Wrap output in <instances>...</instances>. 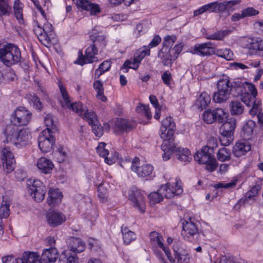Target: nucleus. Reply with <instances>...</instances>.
Here are the masks:
<instances>
[{
  "mask_svg": "<svg viewBox=\"0 0 263 263\" xmlns=\"http://www.w3.org/2000/svg\"><path fill=\"white\" fill-rule=\"evenodd\" d=\"M63 254L65 258L60 259V263H78V258L76 255H71L68 256L66 251H64Z\"/></svg>",
  "mask_w": 263,
  "mask_h": 263,
  "instance_id": "nucleus-57",
  "label": "nucleus"
},
{
  "mask_svg": "<svg viewBox=\"0 0 263 263\" xmlns=\"http://www.w3.org/2000/svg\"><path fill=\"white\" fill-rule=\"evenodd\" d=\"M150 240L152 243L157 245L158 247L162 249V250L166 254H168V250H170L167 247L164 245L163 238L158 233L156 232H152L149 234Z\"/></svg>",
  "mask_w": 263,
  "mask_h": 263,
  "instance_id": "nucleus-31",
  "label": "nucleus"
},
{
  "mask_svg": "<svg viewBox=\"0 0 263 263\" xmlns=\"http://www.w3.org/2000/svg\"><path fill=\"white\" fill-rule=\"evenodd\" d=\"M106 143L104 142H101L99 143L96 148L97 153L100 157L104 158L105 162L111 165L114 164L116 160L120 158V156L118 153L115 152L114 156L111 157H107L109 154V151L107 149L105 148Z\"/></svg>",
  "mask_w": 263,
  "mask_h": 263,
  "instance_id": "nucleus-20",
  "label": "nucleus"
},
{
  "mask_svg": "<svg viewBox=\"0 0 263 263\" xmlns=\"http://www.w3.org/2000/svg\"><path fill=\"white\" fill-rule=\"evenodd\" d=\"M175 130L169 129L160 128V136L163 140L161 145V149L163 152L162 158L163 160L167 161L170 159L173 151L175 149V146L173 142V137Z\"/></svg>",
  "mask_w": 263,
  "mask_h": 263,
  "instance_id": "nucleus-8",
  "label": "nucleus"
},
{
  "mask_svg": "<svg viewBox=\"0 0 263 263\" xmlns=\"http://www.w3.org/2000/svg\"><path fill=\"white\" fill-rule=\"evenodd\" d=\"M215 121H217L219 123H222L227 118L228 113L224 109L217 108L213 109Z\"/></svg>",
  "mask_w": 263,
  "mask_h": 263,
  "instance_id": "nucleus-50",
  "label": "nucleus"
},
{
  "mask_svg": "<svg viewBox=\"0 0 263 263\" xmlns=\"http://www.w3.org/2000/svg\"><path fill=\"white\" fill-rule=\"evenodd\" d=\"M177 38L175 35H167L163 39V47L170 48L175 42Z\"/></svg>",
  "mask_w": 263,
  "mask_h": 263,
  "instance_id": "nucleus-60",
  "label": "nucleus"
},
{
  "mask_svg": "<svg viewBox=\"0 0 263 263\" xmlns=\"http://www.w3.org/2000/svg\"><path fill=\"white\" fill-rule=\"evenodd\" d=\"M98 27H95L90 32V38L93 44L86 49L85 56H83L82 51L78 52V58L74 63L83 65L86 63H91L98 60L96 57L98 51L97 47H103L105 46L104 37L98 32Z\"/></svg>",
  "mask_w": 263,
  "mask_h": 263,
  "instance_id": "nucleus-2",
  "label": "nucleus"
},
{
  "mask_svg": "<svg viewBox=\"0 0 263 263\" xmlns=\"http://www.w3.org/2000/svg\"><path fill=\"white\" fill-rule=\"evenodd\" d=\"M9 206L10 204L7 201H3L2 205L0 206V239L2 238L4 233L2 219L6 218L9 215Z\"/></svg>",
  "mask_w": 263,
  "mask_h": 263,
  "instance_id": "nucleus-34",
  "label": "nucleus"
},
{
  "mask_svg": "<svg viewBox=\"0 0 263 263\" xmlns=\"http://www.w3.org/2000/svg\"><path fill=\"white\" fill-rule=\"evenodd\" d=\"M55 138L49 130H43L38 137V145L44 153L50 152L55 143Z\"/></svg>",
  "mask_w": 263,
  "mask_h": 263,
  "instance_id": "nucleus-10",
  "label": "nucleus"
},
{
  "mask_svg": "<svg viewBox=\"0 0 263 263\" xmlns=\"http://www.w3.org/2000/svg\"><path fill=\"white\" fill-rule=\"evenodd\" d=\"M121 231L123 241L127 245L129 244L136 238V235L135 233L129 230L127 227H122Z\"/></svg>",
  "mask_w": 263,
  "mask_h": 263,
  "instance_id": "nucleus-40",
  "label": "nucleus"
},
{
  "mask_svg": "<svg viewBox=\"0 0 263 263\" xmlns=\"http://www.w3.org/2000/svg\"><path fill=\"white\" fill-rule=\"evenodd\" d=\"M183 46V45L180 43L176 44L173 48L171 49L173 57L175 60L177 58L178 55L181 52Z\"/></svg>",
  "mask_w": 263,
  "mask_h": 263,
  "instance_id": "nucleus-63",
  "label": "nucleus"
},
{
  "mask_svg": "<svg viewBox=\"0 0 263 263\" xmlns=\"http://www.w3.org/2000/svg\"><path fill=\"white\" fill-rule=\"evenodd\" d=\"M86 207L85 213L86 218L91 221H95L98 216L97 207L93 204L91 199L88 198L85 199Z\"/></svg>",
  "mask_w": 263,
  "mask_h": 263,
  "instance_id": "nucleus-26",
  "label": "nucleus"
},
{
  "mask_svg": "<svg viewBox=\"0 0 263 263\" xmlns=\"http://www.w3.org/2000/svg\"><path fill=\"white\" fill-rule=\"evenodd\" d=\"M255 126V123L252 120L246 122L243 126L241 135L245 139H249L253 133V129Z\"/></svg>",
  "mask_w": 263,
  "mask_h": 263,
  "instance_id": "nucleus-39",
  "label": "nucleus"
},
{
  "mask_svg": "<svg viewBox=\"0 0 263 263\" xmlns=\"http://www.w3.org/2000/svg\"><path fill=\"white\" fill-rule=\"evenodd\" d=\"M247 88L249 92L242 93L241 100L247 106H250L257 100V91L255 86L252 83H247Z\"/></svg>",
  "mask_w": 263,
  "mask_h": 263,
  "instance_id": "nucleus-19",
  "label": "nucleus"
},
{
  "mask_svg": "<svg viewBox=\"0 0 263 263\" xmlns=\"http://www.w3.org/2000/svg\"><path fill=\"white\" fill-rule=\"evenodd\" d=\"M111 67V63L109 61H105L101 63L95 72V79H98L102 74L108 71Z\"/></svg>",
  "mask_w": 263,
  "mask_h": 263,
  "instance_id": "nucleus-43",
  "label": "nucleus"
},
{
  "mask_svg": "<svg viewBox=\"0 0 263 263\" xmlns=\"http://www.w3.org/2000/svg\"><path fill=\"white\" fill-rule=\"evenodd\" d=\"M31 112L23 106L16 108L10 117L11 124L13 127H19L27 125L31 121Z\"/></svg>",
  "mask_w": 263,
  "mask_h": 263,
  "instance_id": "nucleus-7",
  "label": "nucleus"
},
{
  "mask_svg": "<svg viewBox=\"0 0 263 263\" xmlns=\"http://www.w3.org/2000/svg\"><path fill=\"white\" fill-rule=\"evenodd\" d=\"M213 109H208L203 114L204 121L208 124H211L215 121Z\"/></svg>",
  "mask_w": 263,
  "mask_h": 263,
  "instance_id": "nucleus-56",
  "label": "nucleus"
},
{
  "mask_svg": "<svg viewBox=\"0 0 263 263\" xmlns=\"http://www.w3.org/2000/svg\"><path fill=\"white\" fill-rule=\"evenodd\" d=\"M174 257L171 256L170 250L168 254L166 253V256L171 263H189L190 260V255L188 253L182 248H177V246H174Z\"/></svg>",
  "mask_w": 263,
  "mask_h": 263,
  "instance_id": "nucleus-15",
  "label": "nucleus"
},
{
  "mask_svg": "<svg viewBox=\"0 0 263 263\" xmlns=\"http://www.w3.org/2000/svg\"><path fill=\"white\" fill-rule=\"evenodd\" d=\"M211 97L206 92H202L197 98L195 106L201 110L209 106L211 102Z\"/></svg>",
  "mask_w": 263,
  "mask_h": 263,
  "instance_id": "nucleus-30",
  "label": "nucleus"
},
{
  "mask_svg": "<svg viewBox=\"0 0 263 263\" xmlns=\"http://www.w3.org/2000/svg\"><path fill=\"white\" fill-rule=\"evenodd\" d=\"M58 86L63 98L61 101L63 107L67 108L76 112L79 116H82L84 119L86 120L91 125L98 121L96 114L92 110H88L86 106L80 102L70 103V100L68 93L61 82L58 83Z\"/></svg>",
  "mask_w": 263,
  "mask_h": 263,
  "instance_id": "nucleus-1",
  "label": "nucleus"
},
{
  "mask_svg": "<svg viewBox=\"0 0 263 263\" xmlns=\"http://www.w3.org/2000/svg\"><path fill=\"white\" fill-rule=\"evenodd\" d=\"M3 263H22L20 258H15L13 256L8 255L2 258Z\"/></svg>",
  "mask_w": 263,
  "mask_h": 263,
  "instance_id": "nucleus-64",
  "label": "nucleus"
},
{
  "mask_svg": "<svg viewBox=\"0 0 263 263\" xmlns=\"http://www.w3.org/2000/svg\"><path fill=\"white\" fill-rule=\"evenodd\" d=\"M158 57L162 60V62L164 66H171L175 60L173 58L171 51V48L167 47H162L159 51Z\"/></svg>",
  "mask_w": 263,
  "mask_h": 263,
  "instance_id": "nucleus-24",
  "label": "nucleus"
},
{
  "mask_svg": "<svg viewBox=\"0 0 263 263\" xmlns=\"http://www.w3.org/2000/svg\"><path fill=\"white\" fill-rule=\"evenodd\" d=\"M238 1L232 0L230 1H226L222 3L215 2L216 13L224 12L231 9L233 6L237 4Z\"/></svg>",
  "mask_w": 263,
  "mask_h": 263,
  "instance_id": "nucleus-37",
  "label": "nucleus"
},
{
  "mask_svg": "<svg viewBox=\"0 0 263 263\" xmlns=\"http://www.w3.org/2000/svg\"><path fill=\"white\" fill-rule=\"evenodd\" d=\"M231 153L227 148L223 147L219 149L217 154V157L220 161H225L230 158Z\"/></svg>",
  "mask_w": 263,
  "mask_h": 263,
  "instance_id": "nucleus-53",
  "label": "nucleus"
},
{
  "mask_svg": "<svg viewBox=\"0 0 263 263\" xmlns=\"http://www.w3.org/2000/svg\"><path fill=\"white\" fill-rule=\"evenodd\" d=\"M28 193L36 202H40L45 198L46 186L40 180L30 178L27 181Z\"/></svg>",
  "mask_w": 263,
  "mask_h": 263,
  "instance_id": "nucleus-6",
  "label": "nucleus"
},
{
  "mask_svg": "<svg viewBox=\"0 0 263 263\" xmlns=\"http://www.w3.org/2000/svg\"><path fill=\"white\" fill-rule=\"evenodd\" d=\"M230 95L222 91V89L218 90L213 95V101L216 103H222L226 101L229 98Z\"/></svg>",
  "mask_w": 263,
  "mask_h": 263,
  "instance_id": "nucleus-48",
  "label": "nucleus"
},
{
  "mask_svg": "<svg viewBox=\"0 0 263 263\" xmlns=\"http://www.w3.org/2000/svg\"><path fill=\"white\" fill-rule=\"evenodd\" d=\"M108 186V184L103 183L99 184L98 187V196L101 202H105L107 200Z\"/></svg>",
  "mask_w": 263,
  "mask_h": 263,
  "instance_id": "nucleus-42",
  "label": "nucleus"
},
{
  "mask_svg": "<svg viewBox=\"0 0 263 263\" xmlns=\"http://www.w3.org/2000/svg\"><path fill=\"white\" fill-rule=\"evenodd\" d=\"M237 182V179H233L229 182H219L214 185V188L216 189H219L222 188L225 189H232L235 186Z\"/></svg>",
  "mask_w": 263,
  "mask_h": 263,
  "instance_id": "nucleus-54",
  "label": "nucleus"
},
{
  "mask_svg": "<svg viewBox=\"0 0 263 263\" xmlns=\"http://www.w3.org/2000/svg\"><path fill=\"white\" fill-rule=\"evenodd\" d=\"M140 159L137 157H135L132 162L131 169L132 171L137 173V175L142 178L151 176L152 174L154 167L148 164H145L139 166Z\"/></svg>",
  "mask_w": 263,
  "mask_h": 263,
  "instance_id": "nucleus-16",
  "label": "nucleus"
},
{
  "mask_svg": "<svg viewBox=\"0 0 263 263\" xmlns=\"http://www.w3.org/2000/svg\"><path fill=\"white\" fill-rule=\"evenodd\" d=\"M58 257L57 250L50 247L43 250L41 259L44 263H54Z\"/></svg>",
  "mask_w": 263,
  "mask_h": 263,
  "instance_id": "nucleus-28",
  "label": "nucleus"
},
{
  "mask_svg": "<svg viewBox=\"0 0 263 263\" xmlns=\"http://www.w3.org/2000/svg\"><path fill=\"white\" fill-rule=\"evenodd\" d=\"M159 190L163 198L165 197L166 198H171L175 195H178L183 192L181 182L177 180L175 183V185L171 183H167L162 185Z\"/></svg>",
  "mask_w": 263,
  "mask_h": 263,
  "instance_id": "nucleus-13",
  "label": "nucleus"
},
{
  "mask_svg": "<svg viewBox=\"0 0 263 263\" xmlns=\"http://www.w3.org/2000/svg\"><path fill=\"white\" fill-rule=\"evenodd\" d=\"M78 8L90 12L91 15L99 13L100 9L99 5L91 3L88 0H72Z\"/></svg>",
  "mask_w": 263,
  "mask_h": 263,
  "instance_id": "nucleus-22",
  "label": "nucleus"
},
{
  "mask_svg": "<svg viewBox=\"0 0 263 263\" xmlns=\"http://www.w3.org/2000/svg\"><path fill=\"white\" fill-rule=\"evenodd\" d=\"M195 220L189 218L182 222L181 235L184 239L192 241L195 235L198 233V229L194 222Z\"/></svg>",
  "mask_w": 263,
  "mask_h": 263,
  "instance_id": "nucleus-14",
  "label": "nucleus"
},
{
  "mask_svg": "<svg viewBox=\"0 0 263 263\" xmlns=\"http://www.w3.org/2000/svg\"><path fill=\"white\" fill-rule=\"evenodd\" d=\"M93 87L97 92V98L102 102H106L107 98L104 95L103 83L100 80H95L93 84Z\"/></svg>",
  "mask_w": 263,
  "mask_h": 263,
  "instance_id": "nucleus-38",
  "label": "nucleus"
},
{
  "mask_svg": "<svg viewBox=\"0 0 263 263\" xmlns=\"http://www.w3.org/2000/svg\"><path fill=\"white\" fill-rule=\"evenodd\" d=\"M190 52L201 57L210 56L214 54V44L208 42L203 44H196L190 48Z\"/></svg>",
  "mask_w": 263,
  "mask_h": 263,
  "instance_id": "nucleus-17",
  "label": "nucleus"
},
{
  "mask_svg": "<svg viewBox=\"0 0 263 263\" xmlns=\"http://www.w3.org/2000/svg\"><path fill=\"white\" fill-rule=\"evenodd\" d=\"M230 110L233 116H241L245 111V107L240 101L233 100L230 104Z\"/></svg>",
  "mask_w": 263,
  "mask_h": 263,
  "instance_id": "nucleus-32",
  "label": "nucleus"
},
{
  "mask_svg": "<svg viewBox=\"0 0 263 263\" xmlns=\"http://www.w3.org/2000/svg\"><path fill=\"white\" fill-rule=\"evenodd\" d=\"M13 9L16 19L21 22L23 21V4L20 0H14Z\"/></svg>",
  "mask_w": 263,
  "mask_h": 263,
  "instance_id": "nucleus-46",
  "label": "nucleus"
},
{
  "mask_svg": "<svg viewBox=\"0 0 263 263\" xmlns=\"http://www.w3.org/2000/svg\"><path fill=\"white\" fill-rule=\"evenodd\" d=\"M214 54L221 57L227 60H231L233 59V53L228 48L216 49L214 48Z\"/></svg>",
  "mask_w": 263,
  "mask_h": 263,
  "instance_id": "nucleus-41",
  "label": "nucleus"
},
{
  "mask_svg": "<svg viewBox=\"0 0 263 263\" xmlns=\"http://www.w3.org/2000/svg\"><path fill=\"white\" fill-rule=\"evenodd\" d=\"M44 123L46 126L45 130H49L50 133H53V130H55V122L54 118L51 114H48L44 117Z\"/></svg>",
  "mask_w": 263,
  "mask_h": 263,
  "instance_id": "nucleus-44",
  "label": "nucleus"
},
{
  "mask_svg": "<svg viewBox=\"0 0 263 263\" xmlns=\"http://www.w3.org/2000/svg\"><path fill=\"white\" fill-rule=\"evenodd\" d=\"M244 17L256 15L258 14V11L252 7H248L242 10Z\"/></svg>",
  "mask_w": 263,
  "mask_h": 263,
  "instance_id": "nucleus-62",
  "label": "nucleus"
},
{
  "mask_svg": "<svg viewBox=\"0 0 263 263\" xmlns=\"http://www.w3.org/2000/svg\"><path fill=\"white\" fill-rule=\"evenodd\" d=\"M117 128L121 130H130L132 126L130 122L125 119H118L116 123Z\"/></svg>",
  "mask_w": 263,
  "mask_h": 263,
  "instance_id": "nucleus-52",
  "label": "nucleus"
},
{
  "mask_svg": "<svg viewBox=\"0 0 263 263\" xmlns=\"http://www.w3.org/2000/svg\"><path fill=\"white\" fill-rule=\"evenodd\" d=\"M62 197V193L58 189L49 188L47 203L54 206L61 202Z\"/></svg>",
  "mask_w": 263,
  "mask_h": 263,
  "instance_id": "nucleus-27",
  "label": "nucleus"
},
{
  "mask_svg": "<svg viewBox=\"0 0 263 263\" xmlns=\"http://www.w3.org/2000/svg\"><path fill=\"white\" fill-rule=\"evenodd\" d=\"M21 53L18 47L12 43L0 44V61L10 67L21 61Z\"/></svg>",
  "mask_w": 263,
  "mask_h": 263,
  "instance_id": "nucleus-4",
  "label": "nucleus"
},
{
  "mask_svg": "<svg viewBox=\"0 0 263 263\" xmlns=\"http://www.w3.org/2000/svg\"><path fill=\"white\" fill-rule=\"evenodd\" d=\"M250 149L251 145L249 142L245 140H241L235 144L233 153L235 157H240L244 156Z\"/></svg>",
  "mask_w": 263,
  "mask_h": 263,
  "instance_id": "nucleus-25",
  "label": "nucleus"
},
{
  "mask_svg": "<svg viewBox=\"0 0 263 263\" xmlns=\"http://www.w3.org/2000/svg\"><path fill=\"white\" fill-rule=\"evenodd\" d=\"M46 217L48 224L52 227L61 225L66 220L65 215L58 211H49Z\"/></svg>",
  "mask_w": 263,
  "mask_h": 263,
  "instance_id": "nucleus-21",
  "label": "nucleus"
},
{
  "mask_svg": "<svg viewBox=\"0 0 263 263\" xmlns=\"http://www.w3.org/2000/svg\"><path fill=\"white\" fill-rule=\"evenodd\" d=\"M97 123H95L92 124V130L94 134L98 137H100L103 134V127L101 126L99 121H97Z\"/></svg>",
  "mask_w": 263,
  "mask_h": 263,
  "instance_id": "nucleus-61",
  "label": "nucleus"
},
{
  "mask_svg": "<svg viewBox=\"0 0 263 263\" xmlns=\"http://www.w3.org/2000/svg\"><path fill=\"white\" fill-rule=\"evenodd\" d=\"M11 12V7L5 0H0V19L8 16Z\"/></svg>",
  "mask_w": 263,
  "mask_h": 263,
  "instance_id": "nucleus-47",
  "label": "nucleus"
},
{
  "mask_svg": "<svg viewBox=\"0 0 263 263\" xmlns=\"http://www.w3.org/2000/svg\"><path fill=\"white\" fill-rule=\"evenodd\" d=\"M149 198L151 203L155 204L161 201L163 198L161 193H160V190L159 189L157 192L151 193L149 195Z\"/></svg>",
  "mask_w": 263,
  "mask_h": 263,
  "instance_id": "nucleus-59",
  "label": "nucleus"
},
{
  "mask_svg": "<svg viewBox=\"0 0 263 263\" xmlns=\"http://www.w3.org/2000/svg\"><path fill=\"white\" fill-rule=\"evenodd\" d=\"M145 196L144 192L138 189L135 186L130 188L129 191V199L132 205L143 213L145 209Z\"/></svg>",
  "mask_w": 263,
  "mask_h": 263,
  "instance_id": "nucleus-9",
  "label": "nucleus"
},
{
  "mask_svg": "<svg viewBox=\"0 0 263 263\" xmlns=\"http://www.w3.org/2000/svg\"><path fill=\"white\" fill-rule=\"evenodd\" d=\"M160 128L175 130L176 125L173 119L171 117H167L164 119L162 121Z\"/></svg>",
  "mask_w": 263,
  "mask_h": 263,
  "instance_id": "nucleus-49",
  "label": "nucleus"
},
{
  "mask_svg": "<svg viewBox=\"0 0 263 263\" xmlns=\"http://www.w3.org/2000/svg\"><path fill=\"white\" fill-rule=\"evenodd\" d=\"M1 159L3 164L5 165V171L6 173H10L14 168V159L12 153L9 148L4 147L2 150Z\"/></svg>",
  "mask_w": 263,
  "mask_h": 263,
  "instance_id": "nucleus-18",
  "label": "nucleus"
},
{
  "mask_svg": "<svg viewBox=\"0 0 263 263\" xmlns=\"http://www.w3.org/2000/svg\"><path fill=\"white\" fill-rule=\"evenodd\" d=\"M240 44L242 47L254 53L263 51V40L260 38L244 37L241 39Z\"/></svg>",
  "mask_w": 263,
  "mask_h": 263,
  "instance_id": "nucleus-12",
  "label": "nucleus"
},
{
  "mask_svg": "<svg viewBox=\"0 0 263 263\" xmlns=\"http://www.w3.org/2000/svg\"><path fill=\"white\" fill-rule=\"evenodd\" d=\"M220 128V133L223 138H229L225 143H222L225 145H229L236 128V120L234 117L227 118ZM221 142L222 140L221 139Z\"/></svg>",
  "mask_w": 263,
  "mask_h": 263,
  "instance_id": "nucleus-11",
  "label": "nucleus"
},
{
  "mask_svg": "<svg viewBox=\"0 0 263 263\" xmlns=\"http://www.w3.org/2000/svg\"><path fill=\"white\" fill-rule=\"evenodd\" d=\"M138 113L143 114L147 119L152 117L151 112L149 110V106L143 104H139L136 108Z\"/></svg>",
  "mask_w": 263,
  "mask_h": 263,
  "instance_id": "nucleus-55",
  "label": "nucleus"
},
{
  "mask_svg": "<svg viewBox=\"0 0 263 263\" xmlns=\"http://www.w3.org/2000/svg\"><path fill=\"white\" fill-rule=\"evenodd\" d=\"M230 32L229 30H220L206 36L208 40H221Z\"/></svg>",
  "mask_w": 263,
  "mask_h": 263,
  "instance_id": "nucleus-51",
  "label": "nucleus"
},
{
  "mask_svg": "<svg viewBox=\"0 0 263 263\" xmlns=\"http://www.w3.org/2000/svg\"><path fill=\"white\" fill-rule=\"evenodd\" d=\"M218 90L222 89V91L230 95L233 88V82L230 81L229 78L227 77L220 80L217 83Z\"/></svg>",
  "mask_w": 263,
  "mask_h": 263,
  "instance_id": "nucleus-35",
  "label": "nucleus"
},
{
  "mask_svg": "<svg viewBox=\"0 0 263 263\" xmlns=\"http://www.w3.org/2000/svg\"><path fill=\"white\" fill-rule=\"evenodd\" d=\"M22 263H42L40 259V256L35 252H24L22 257L20 258Z\"/></svg>",
  "mask_w": 263,
  "mask_h": 263,
  "instance_id": "nucleus-33",
  "label": "nucleus"
},
{
  "mask_svg": "<svg viewBox=\"0 0 263 263\" xmlns=\"http://www.w3.org/2000/svg\"><path fill=\"white\" fill-rule=\"evenodd\" d=\"M36 165L38 170L45 174L50 173L54 167L52 161L44 157L37 159Z\"/></svg>",
  "mask_w": 263,
  "mask_h": 263,
  "instance_id": "nucleus-23",
  "label": "nucleus"
},
{
  "mask_svg": "<svg viewBox=\"0 0 263 263\" xmlns=\"http://www.w3.org/2000/svg\"><path fill=\"white\" fill-rule=\"evenodd\" d=\"M212 149L205 146L202 148L201 152H197L194 156L195 160L200 164H205V170L210 172L215 171L217 166L216 160L212 155Z\"/></svg>",
  "mask_w": 263,
  "mask_h": 263,
  "instance_id": "nucleus-5",
  "label": "nucleus"
},
{
  "mask_svg": "<svg viewBox=\"0 0 263 263\" xmlns=\"http://www.w3.org/2000/svg\"><path fill=\"white\" fill-rule=\"evenodd\" d=\"M70 250L76 253L83 252L85 248V245L82 240L77 237H71L67 241Z\"/></svg>",
  "mask_w": 263,
  "mask_h": 263,
  "instance_id": "nucleus-29",
  "label": "nucleus"
},
{
  "mask_svg": "<svg viewBox=\"0 0 263 263\" xmlns=\"http://www.w3.org/2000/svg\"><path fill=\"white\" fill-rule=\"evenodd\" d=\"M252 108L249 111V113L252 117L258 116L259 114L261 112V101L260 100H257L254 102V104L252 105Z\"/></svg>",
  "mask_w": 263,
  "mask_h": 263,
  "instance_id": "nucleus-58",
  "label": "nucleus"
},
{
  "mask_svg": "<svg viewBox=\"0 0 263 263\" xmlns=\"http://www.w3.org/2000/svg\"><path fill=\"white\" fill-rule=\"evenodd\" d=\"M4 134L7 142H10L19 147L28 144L32 137L28 129H19L12 125L6 126Z\"/></svg>",
  "mask_w": 263,
  "mask_h": 263,
  "instance_id": "nucleus-3",
  "label": "nucleus"
},
{
  "mask_svg": "<svg viewBox=\"0 0 263 263\" xmlns=\"http://www.w3.org/2000/svg\"><path fill=\"white\" fill-rule=\"evenodd\" d=\"M67 156V149L63 147L60 146L58 149L54 152V157L59 163H62L65 161Z\"/></svg>",
  "mask_w": 263,
  "mask_h": 263,
  "instance_id": "nucleus-45",
  "label": "nucleus"
},
{
  "mask_svg": "<svg viewBox=\"0 0 263 263\" xmlns=\"http://www.w3.org/2000/svg\"><path fill=\"white\" fill-rule=\"evenodd\" d=\"M173 152H178V158L181 161L190 162L191 159V154L190 150L186 148L176 147Z\"/></svg>",
  "mask_w": 263,
  "mask_h": 263,
  "instance_id": "nucleus-36",
  "label": "nucleus"
}]
</instances>
